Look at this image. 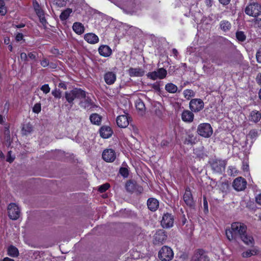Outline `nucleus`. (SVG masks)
<instances>
[{"mask_svg":"<svg viewBox=\"0 0 261 261\" xmlns=\"http://www.w3.org/2000/svg\"><path fill=\"white\" fill-rule=\"evenodd\" d=\"M247 227L243 223L234 222L231 224L230 228L225 230V234L229 241L237 240L240 238L242 241L248 245H252L253 243V238L246 233Z\"/></svg>","mask_w":261,"mask_h":261,"instance_id":"f257e3e1","label":"nucleus"},{"mask_svg":"<svg viewBox=\"0 0 261 261\" xmlns=\"http://www.w3.org/2000/svg\"><path fill=\"white\" fill-rule=\"evenodd\" d=\"M86 91L81 88H73L72 90L66 91L64 94V97L68 102V104H65V106H69L68 109L70 110L74 105L75 99H82L85 97Z\"/></svg>","mask_w":261,"mask_h":261,"instance_id":"f03ea898","label":"nucleus"},{"mask_svg":"<svg viewBox=\"0 0 261 261\" xmlns=\"http://www.w3.org/2000/svg\"><path fill=\"white\" fill-rule=\"evenodd\" d=\"M244 12L249 16L257 17L261 15V5L257 2L250 1L245 8Z\"/></svg>","mask_w":261,"mask_h":261,"instance_id":"7ed1b4c3","label":"nucleus"},{"mask_svg":"<svg viewBox=\"0 0 261 261\" xmlns=\"http://www.w3.org/2000/svg\"><path fill=\"white\" fill-rule=\"evenodd\" d=\"M174 253L172 249L167 246H164L159 251L158 256L162 261H169L173 257Z\"/></svg>","mask_w":261,"mask_h":261,"instance_id":"20e7f679","label":"nucleus"},{"mask_svg":"<svg viewBox=\"0 0 261 261\" xmlns=\"http://www.w3.org/2000/svg\"><path fill=\"white\" fill-rule=\"evenodd\" d=\"M197 133L202 137L208 138L213 134V129L209 123H203L198 125Z\"/></svg>","mask_w":261,"mask_h":261,"instance_id":"39448f33","label":"nucleus"},{"mask_svg":"<svg viewBox=\"0 0 261 261\" xmlns=\"http://www.w3.org/2000/svg\"><path fill=\"white\" fill-rule=\"evenodd\" d=\"M8 213L9 218L13 220L19 218L20 215V210L19 207L14 203H11L8 206Z\"/></svg>","mask_w":261,"mask_h":261,"instance_id":"423d86ee","label":"nucleus"},{"mask_svg":"<svg viewBox=\"0 0 261 261\" xmlns=\"http://www.w3.org/2000/svg\"><path fill=\"white\" fill-rule=\"evenodd\" d=\"M167 75V70L163 68H160L157 71L148 72L147 74L148 77L155 80L158 79H163Z\"/></svg>","mask_w":261,"mask_h":261,"instance_id":"0eeeda50","label":"nucleus"},{"mask_svg":"<svg viewBox=\"0 0 261 261\" xmlns=\"http://www.w3.org/2000/svg\"><path fill=\"white\" fill-rule=\"evenodd\" d=\"M226 163L225 160H215L212 162L211 167L215 172L222 173L225 168Z\"/></svg>","mask_w":261,"mask_h":261,"instance_id":"6e6552de","label":"nucleus"},{"mask_svg":"<svg viewBox=\"0 0 261 261\" xmlns=\"http://www.w3.org/2000/svg\"><path fill=\"white\" fill-rule=\"evenodd\" d=\"M246 180L242 177H238L236 178L232 183V187L237 191L244 190L246 188Z\"/></svg>","mask_w":261,"mask_h":261,"instance_id":"1a4fd4ad","label":"nucleus"},{"mask_svg":"<svg viewBox=\"0 0 261 261\" xmlns=\"http://www.w3.org/2000/svg\"><path fill=\"white\" fill-rule=\"evenodd\" d=\"M183 200L185 203L189 207L192 208L195 206V202L193 195L189 187L186 188L185 193L183 195Z\"/></svg>","mask_w":261,"mask_h":261,"instance_id":"9d476101","label":"nucleus"},{"mask_svg":"<svg viewBox=\"0 0 261 261\" xmlns=\"http://www.w3.org/2000/svg\"><path fill=\"white\" fill-rule=\"evenodd\" d=\"M189 107L192 111L198 112L203 108L204 103L200 99H193L190 102Z\"/></svg>","mask_w":261,"mask_h":261,"instance_id":"9b49d317","label":"nucleus"},{"mask_svg":"<svg viewBox=\"0 0 261 261\" xmlns=\"http://www.w3.org/2000/svg\"><path fill=\"white\" fill-rule=\"evenodd\" d=\"M231 61V57L228 54H222L213 60V62L218 66L229 64Z\"/></svg>","mask_w":261,"mask_h":261,"instance_id":"f8f14e48","label":"nucleus"},{"mask_svg":"<svg viewBox=\"0 0 261 261\" xmlns=\"http://www.w3.org/2000/svg\"><path fill=\"white\" fill-rule=\"evenodd\" d=\"M174 218L173 216L169 213L164 214L161 221V225L164 228H168L173 225Z\"/></svg>","mask_w":261,"mask_h":261,"instance_id":"ddd939ff","label":"nucleus"},{"mask_svg":"<svg viewBox=\"0 0 261 261\" xmlns=\"http://www.w3.org/2000/svg\"><path fill=\"white\" fill-rule=\"evenodd\" d=\"M167 239L164 230L160 229L158 230L153 237V243L155 245L162 244Z\"/></svg>","mask_w":261,"mask_h":261,"instance_id":"4468645a","label":"nucleus"},{"mask_svg":"<svg viewBox=\"0 0 261 261\" xmlns=\"http://www.w3.org/2000/svg\"><path fill=\"white\" fill-rule=\"evenodd\" d=\"M102 159L107 162H113L116 158L115 151L112 149H106L102 153Z\"/></svg>","mask_w":261,"mask_h":261,"instance_id":"2eb2a0df","label":"nucleus"},{"mask_svg":"<svg viewBox=\"0 0 261 261\" xmlns=\"http://www.w3.org/2000/svg\"><path fill=\"white\" fill-rule=\"evenodd\" d=\"M125 188L127 191L130 193L136 191L141 193L142 191V188L139 186L136 181L133 180H129L126 183Z\"/></svg>","mask_w":261,"mask_h":261,"instance_id":"dca6fc26","label":"nucleus"},{"mask_svg":"<svg viewBox=\"0 0 261 261\" xmlns=\"http://www.w3.org/2000/svg\"><path fill=\"white\" fill-rule=\"evenodd\" d=\"M84 99L80 101L79 105L81 108L84 109L90 110L95 107V105L91 98L88 96H85V97L82 98Z\"/></svg>","mask_w":261,"mask_h":261,"instance_id":"f3484780","label":"nucleus"},{"mask_svg":"<svg viewBox=\"0 0 261 261\" xmlns=\"http://www.w3.org/2000/svg\"><path fill=\"white\" fill-rule=\"evenodd\" d=\"M191 261H209V259L203 250H198Z\"/></svg>","mask_w":261,"mask_h":261,"instance_id":"a211bd4d","label":"nucleus"},{"mask_svg":"<svg viewBox=\"0 0 261 261\" xmlns=\"http://www.w3.org/2000/svg\"><path fill=\"white\" fill-rule=\"evenodd\" d=\"M103 78L106 83L111 85L115 82L116 80V74L114 72L108 71L104 74Z\"/></svg>","mask_w":261,"mask_h":261,"instance_id":"6ab92c4d","label":"nucleus"},{"mask_svg":"<svg viewBox=\"0 0 261 261\" xmlns=\"http://www.w3.org/2000/svg\"><path fill=\"white\" fill-rule=\"evenodd\" d=\"M116 122L119 127L125 128L129 124V120L127 116L122 115L117 117Z\"/></svg>","mask_w":261,"mask_h":261,"instance_id":"aec40b11","label":"nucleus"},{"mask_svg":"<svg viewBox=\"0 0 261 261\" xmlns=\"http://www.w3.org/2000/svg\"><path fill=\"white\" fill-rule=\"evenodd\" d=\"M147 204L148 208L150 211L155 212L159 206V202L155 198H150L147 200Z\"/></svg>","mask_w":261,"mask_h":261,"instance_id":"412c9836","label":"nucleus"},{"mask_svg":"<svg viewBox=\"0 0 261 261\" xmlns=\"http://www.w3.org/2000/svg\"><path fill=\"white\" fill-rule=\"evenodd\" d=\"M112 134L113 131L109 126H103L100 129V134L103 138H108L112 136Z\"/></svg>","mask_w":261,"mask_h":261,"instance_id":"4be33fe9","label":"nucleus"},{"mask_svg":"<svg viewBox=\"0 0 261 261\" xmlns=\"http://www.w3.org/2000/svg\"><path fill=\"white\" fill-rule=\"evenodd\" d=\"M181 119L185 122H191L193 121L194 114L192 112L185 110L181 114Z\"/></svg>","mask_w":261,"mask_h":261,"instance_id":"5701e85b","label":"nucleus"},{"mask_svg":"<svg viewBox=\"0 0 261 261\" xmlns=\"http://www.w3.org/2000/svg\"><path fill=\"white\" fill-rule=\"evenodd\" d=\"M85 40L89 43L95 44L98 42L99 38L93 33H87L84 36Z\"/></svg>","mask_w":261,"mask_h":261,"instance_id":"b1692460","label":"nucleus"},{"mask_svg":"<svg viewBox=\"0 0 261 261\" xmlns=\"http://www.w3.org/2000/svg\"><path fill=\"white\" fill-rule=\"evenodd\" d=\"M99 54L103 57H107L112 54L111 48L108 45H101L98 48Z\"/></svg>","mask_w":261,"mask_h":261,"instance_id":"393cba45","label":"nucleus"},{"mask_svg":"<svg viewBox=\"0 0 261 261\" xmlns=\"http://www.w3.org/2000/svg\"><path fill=\"white\" fill-rule=\"evenodd\" d=\"M128 73L130 76H142L144 74V71L140 68H130Z\"/></svg>","mask_w":261,"mask_h":261,"instance_id":"a878e982","label":"nucleus"},{"mask_svg":"<svg viewBox=\"0 0 261 261\" xmlns=\"http://www.w3.org/2000/svg\"><path fill=\"white\" fill-rule=\"evenodd\" d=\"M261 119V114L257 111H252L250 114L249 120L255 123L258 122Z\"/></svg>","mask_w":261,"mask_h":261,"instance_id":"bb28decb","label":"nucleus"},{"mask_svg":"<svg viewBox=\"0 0 261 261\" xmlns=\"http://www.w3.org/2000/svg\"><path fill=\"white\" fill-rule=\"evenodd\" d=\"M219 25L220 29L225 32L230 31L231 28V23L226 20L221 21Z\"/></svg>","mask_w":261,"mask_h":261,"instance_id":"cd10ccee","label":"nucleus"},{"mask_svg":"<svg viewBox=\"0 0 261 261\" xmlns=\"http://www.w3.org/2000/svg\"><path fill=\"white\" fill-rule=\"evenodd\" d=\"M72 28L73 31L77 34H82L84 32V27L80 22L74 23Z\"/></svg>","mask_w":261,"mask_h":261,"instance_id":"c85d7f7f","label":"nucleus"},{"mask_svg":"<svg viewBox=\"0 0 261 261\" xmlns=\"http://www.w3.org/2000/svg\"><path fill=\"white\" fill-rule=\"evenodd\" d=\"M101 117L97 114H92L90 116V120L91 123L94 124L99 125L101 122Z\"/></svg>","mask_w":261,"mask_h":261,"instance_id":"c756f323","label":"nucleus"},{"mask_svg":"<svg viewBox=\"0 0 261 261\" xmlns=\"http://www.w3.org/2000/svg\"><path fill=\"white\" fill-rule=\"evenodd\" d=\"M33 131V127L30 123H27L23 125L21 132L23 135H28Z\"/></svg>","mask_w":261,"mask_h":261,"instance_id":"7c9ffc66","label":"nucleus"},{"mask_svg":"<svg viewBox=\"0 0 261 261\" xmlns=\"http://www.w3.org/2000/svg\"><path fill=\"white\" fill-rule=\"evenodd\" d=\"M136 107L137 110L140 112L141 115L144 113L145 111V105L141 99H138L137 100L136 103Z\"/></svg>","mask_w":261,"mask_h":261,"instance_id":"2f4dec72","label":"nucleus"},{"mask_svg":"<svg viewBox=\"0 0 261 261\" xmlns=\"http://www.w3.org/2000/svg\"><path fill=\"white\" fill-rule=\"evenodd\" d=\"M165 90L171 93H175L177 91V87L173 83H168L165 85Z\"/></svg>","mask_w":261,"mask_h":261,"instance_id":"473e14b6","label":"nucleus"},{"mask_svg":"<svg viewBox=\"0 0 261 261\" xmlns=\"http://www.w3.org/2000/svg\"><path fill=\"white\" fill-rule=\"evenodd\" d=\"M8 254L10 256L15 257L18 255V250L16 247L13 246H11L8 248Z\"/></svg>","mask_w":261,"mask_h":261,"instance_id":"72a5a7b5","label":"nucleus"},{"mask_svg":"<svg viewBox=\"0 0 261 261\" xmlns=\"http://www.w3.org/2000/svg\"><path fill=\"white\" fill-rule=\"evenodd\" d=\"M72 12V10L71 9L68 8L66 9L65 10L63 11L60 15V18L62 20H66L68 17L69 16L70 14Z\"/></svg>","mask_w":261,"mask_h":261,"instance_id":"f704fd0d","label":"nucleus"},{"mask_svg":"<svg viewBox=\"0 0 261 261\" xmlns=\"http://www.w3.org/2000/svg\"><path fill=\"white\" fill-rule=\"evenodd\" d=\"M257 252V250L255 249L248 250L242 253L243 257H249L252 255H255Z\"/></svg>","mask_w":261,"mask_h":261,"instance_id":"c9c22d12","label":"nucleus"},{"mask_svg":"<svg viewBox=\"0 0 261 261\" xmlns=\"http://www.w3.org/2000/svg\"><path fill=\"white\" fill-rule=\"evenodd\" d=\"M236 36L237 40L240 42H244L246 39V35L243 31H237L236 33Z\"/></svg>","mask_w":261,"mask_h":261,"instance_id":"e433bc0d","label":"nucleus"},{"mask_svg":"<svg viewBox=\"0 0 261 261\" xmlns=\"http://www.w3.org/2000/svg\"><path fill=\"white\" fill-rule=\"evenodd\" d=\"M5 144L6 146H9L12 142L10 132L8 129L6 130L5 133Z\"/></svg>","mask_w":261,"mask_h":261,"instance_id":"4c0bfd02","label":"nucleus"},{"mask_svg":"<svg viewBox=\"0 0 261 261\" xmlns=\"http://www.w3.org/2000/svg\"><path fill=\"white\" fill-rule=\"evenodd\" d=\"M184 95L187 99H190V98L194 96L195 94L193 90L191 89H186L184 91Z\"/></svg>","mask_w":261,"mask_h":261,"instance_id":"58836bf2","label":"nucleus"},{"mask_svg":"<svg viewBox=\"0 0 261 261\" xmlns=\"http://www.w3.org/2000/svg\"><path fill=\"white\" fill-rule=\"evenodd\" d=\"M119 173L124 177H127L129 174L128 169L125 167H121L119 169Z\"/></svg>","mask_w":261,"mask_h":261,"instance_id":"ea45409f","label":"nucleus"},{"mask_svg":"<svg viewBox=\"0 0 261 261\" xmlns=\"http://www.w3.org/2000/svg\"><path fill=\"white\" fill-rule=\"evenodd\" d=\"M52 95L57 98H60L61 97V91L59 89H55L51 92Z\"/></svg>","mask_w":261,"mask_h":261,"instance_id":"a19ab883","label":"nucleus"},{"mask_svg":"<svg viewBox=\"0 0 261 261\" xmlns=\"http://www.w3.org/2000/svg\"><path fill=\"white\" fill-rule=\"evenodd\" d=\"M110 187V185L108 183L105 184L100 186L98 188V191L100 193H103L106 191Z\"/></svg>","mask_w":261,"mask_h":261,"instance_id":"79ce46f5","label":"nucleus"},{"mask_svg":"<svg viewBox=\"0 0 261 261\" xmlns=\"http://www.w3.org/2000/svg\"><path fill=\"white\" fill-rule=\"evenodd\" d=\"M41 107L40 103H36L33 108V112L35 113H39L41 111Z\"/></svg>","mask_w":261,"mask_h":261,"instance_id":"37998d69","label":"nucleus"},{"mask_svg":"<svg viewBox=\"0 0 261 261\" xmlns=\"http://www.w3.org/2000/svg\"><path fill=\"white\" fill-rule=\"evenodd\" d=\"M237 169L236 167L233 166H229L228 169V174L230 175H235L237 173Z\"/></svg>","mask_w":261,"mask_h":261,"instance_id":"c03bdc74","label":"nucleus"},{"mask_svg":"<svg viewBox=\"0 0 261 261\" xmlns=\"http://www.w3.org/2000/svg\"><path fill=\"white\" fill-rule=\"evenodd\" d=\"M258 132L255 129L251 130L248 136H249L251 138H255L258 136Z\"/></svg>","mask_w":261,"mask_h":261,"instance_id":"a18cd8bd","label":"nucleus"},{"mask_svg":"<svg viewBox=\"0 0 261 261\" xmlns=\"http://www.w3.org/2000/svg\"><path fill=\"white\" fill-rule=\"evenodd\" d=\"M254 24L257 27L261 29V18L256 17L253 19Z\"/></svg>","mask_w":261,"mask_h":261,"instance_id":"49530a36","label":"nucleus"},{"mask_svg":"<svg viewBox=\"0 0 261 261\" xmlns=\"http://www.w3.org/2000/svg\"><path fill=\"white\" fill-rule=\"evenodd\" d=\"M40 89L45 93L47 94L50 91V88L48 84H44L41 87Z\"/></svg>","mask_w":261,"mask_h":261,"instance_id":"de8ad7c7","label":"nucleus"},{"mask_svg":"<svg viewBox=\"0 0 261 261\" xmlns=\"http://www.w3.org/2000/svg\"><path fill=\"white\" fill-rule=\"evenodd\" d=\"M41 65L43 67H46L49 65V60L46 58H43L40 62Z\"/></svg>","mask_w":261,"mask_h":261,"instance_id":"09e8293b","label":"nucleus"},{"mask_svg":"<svg viewBox=\"0 0 261 261\" xmlns=\"http://www.w3.org/2000/svg\"><path fill=\"white\" fill-rule=\"evenodd\" d=\"M11 153H12L11 151H8V152L7 153L6 161L9 163H12L15 159V158L14 156H11Z\"/></svg>","mask_w":261,"mask_h":261,"instance_id":"8fccbe9b","label":"nucleus"},{"mask_svg":"<svg viewBox=\"0 0 261 261\" xmlns=\"http://www.w3.org/2000/svg\"><path fill=\"white\" fill-rule=\"evenodd\" d=\"M256 58L258 63H261V48L256 53Z\"/></svg>","mask_w":261,"mask_h":261,"instance_id":"3c124183","label":"nucleus"},{"mask_svg":"<svg viewBox=\"0 0 261 261\" xmlns=\"http://www.w3.org/2000/svg\"><path fill=\"white\" fill-rule=\"evenodd\" d=\"M203 208H204V212L205 213H206L208 211V203L205 197H204L203 199Z\"/></svg>","mask_w":261,"mask_h":261,"instance_id":"603ef678","label":"nucleus"},{"mask_svg":"<svg viewBox=\"0 0 261 261\" xmlns=\"http://www.w3.org/2000/svg\"><path fill=\"white\" fill-rule=\"evenodd\" d=\"M151 87L156 91L159 92L160 91V84L159 83L156 82L151 85Z\"/></svg>","mask_w":261,"mask_h":261,"instance_id":"864d4df0","label":"nucleus"},{"mask_svg":"<svg viewBox=\"0 0 261 261\" xmlns=\"http://www.w3.org/2000/svg\"><path fill=\"white\" fill-rule=\"evenodd\" d=\"M20 57L23 61L25 62L28 60V55L25 53H21Z\"/></svg>","mask_w":261,"mask_h":261,"instance_id":"5fc2aeb1","label":"nucleus"},{"mask_svg":"<svg viewBox=\"0 0 261 261\" xmlns=\"http://www.w3.org/2000/svg\"><path fill=\"white\" fill-rule=\"evenodd\" d=\"M185 144H192L193 143V141L192 140V137H191L190 135L188 136V138H186L184 142Z\"/></svg>","mask_w":261,"mask_h":261,"instance_id":"6e6d98bb","label":"nucleus"},{"mask_svg":"<svg viewBox=\"0 0 261 261\" xmlns=\"http://www.w3.org/2000/svg\"><path fill=\"white\" fill-rule=\"evenodd\" d=\"M23 34L22 33H17L15 37V40L17 41H20L23 39Z\"/></svg>","mask_w":261,"mask_h":261,"instance_id":"4d7b16f0","label":"nucleus"},{"mask_svg":"<svg viewBox=\"0 0 261 261\" xmlns=\"http://www.w3.org/2000/svg\"><path fill=\"white\" fill-rule=\"evenodd\" d=\"M255 201L258 204L261 205V193L255 197Z\"/></svg>","mask_w":261,"mask_h":261,"instance_id":"13d9d810","label":"nucleus"},{"mask_svg":"<svg viewBox=\"0 0 261 261\" xmlns=\"http://www.w3.org/2000/svg\"><path fill=\"white\" fill-rule=\"evenodd\" d=\"M58 87L64 90L67 89V85L65 82H61L59 84Z\"/></svg>","mask_w":261,"mask_h":261,"instance_id":"bf43d9fd","label":"nucleus"},{"mask_svg":"<svg viewBox=\"0 0 261 261\" xmlns=\"http://www.w3.org/2000/svg\"><path fill=\"white\" fill-rule=\"evenodd\" d=\"M28 56L30 59H31L32 60H36V55L33 53H32V52L29 53L28 54Z\"/></svg>","mask_w":261,"mask_h":261,"instance_id":"052dcab7","label":"nucleus"},{"mask_svg":"<svg viewBox=\"0 0 261 261\" xmlns=\"http://www.w3.org/2000/svg\"><path fill=\"white\" fill-rule=\"evenodd\" d=\"M219 2L224 6L228 5L230 0H219Z\"/></svg>","mask_w":261,"mask_h":261,"instance_id":"680f3d73","label":"nucleus"},{"mask_svg":"<svg viewBox=\"0 0 261 261\" xmlns=\"http://www.w3.org/2000/svg\"><path fill=\"white\" fill-rule=\"evenodd\" d=\"M256 80L257 83L259 85H261V73H259L257 74L256 78Z\"/></svg>","mask_w":261,"mask_h":261,"instance_id":"e2e57ef3","label":"nucleus"},{"mask_svg":"<svg viewBox=\"0 0 261 261\" xmlns=\"http://www.w3.org/2000/svg\"><path fill=\"white\" fill-rule=\"evenodd\" d=\"M6 13V9L5 7H0V14L5 15Z\"/></svg>","mask_w":261,"mask_h":261,"instance_id":"0e129e2a","label":"nucleus"},{"mask_svg":"<svg viewBox=\"0 0 261 261\" xmlns=\"http://www.w3.org/2000/svg\"><path fill=\"white\" fill-rule=\"evenodd\" d=\"M56 4L60 6H62L65 5V2L64 1L57 0Z\"/></svg>","mask_w":261,"mask_h":261,"instance_id":"69168bd1","label":"nucleus"},{"mask_svg":"<svg viewBox=\"0 0 261 261\" xmlns=\"http://www.w3.org/2000/svg\"><path fill=\"white\" fill-rule=\"evenodd\" d=\"M40 22L42 23V24H44V23H45L46 22V19L43 16H41V15H40Z\"/></svg>","mask_w":261,"mask_h":261,"instance_id":"338daca9","label":"nucleus"},{"mask_svg":"<svg viewBox=\"0 0 261 261\" xmlns=\"http://www.w3.org/2000/svg\"><path fill=\"white\" fill-rule=\"evenodd\" d=\"M172 52L173 54H174V56L175 57H177L178 53V51H177V50L176 49L173 48L172 50Z\"/></svg>","mask_w":261,"mask_h":261,"instance_id":"774afa93","label":"nucleus"}]
</instances>
